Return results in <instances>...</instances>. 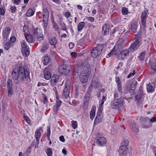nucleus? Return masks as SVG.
<instances>
[{"label":"nucleus","instance_id":"nucleus-16","mask_svg":"<svg viewBox=\"0 0 156 156\" xmlns=\"http://www.w3.org/2000/svg\"><path fill=\"white\" fill-rule=\"evenodd\" d=\"M43 130L42 128L40 127L39 129H37L35 132V137L36 139L37 144H39V140L41 136V132H43Z\"/></svg>","mask_w":156,"mask_h":156},{"label":"nucleus","instance_id":"nucleus-51","mask_svg":"<svg viewBox=\"0 0 156 156\" xmlns=\"http://www.w3.org/2000/svg\"><path fill=\"white\" fill-rule=\"evenodd\" d=\"M12 80L10 79H9L7 81V87L8 88H12Z\"/></svg>","mask_w":156,"mask_h":156},{"label":"nucleus","instance_id":"nucleus-10","mask_svg":"<svg viewBox=\"0 0 156 156\" xmlns=\"http://www.w3.org/2000/svg\"><path fill=\"white\" fill-rule=\"evenodd\" d=\"M119 156H127L129 153L128 148L120 146L119 148Z\"/></svg>","mask_w":156,"mask_h":156},{"label":"nucleus","instance_id":"nucleus-13","mask_svg":"<svg viewBox=\"0 0 156 156\" xmlns=\"http://www.w3.org/2000/svg\"><path fill=\"white\" fill-rule=\"evenodd\" d=\"M139 44V40L138 39H135L132 44H131L129 48V49L132 51H136L140 47Z\"/></svg>","mask_w":156,"mask_h":156},{"label":"nucleus","instance_id":"nucleus-33","mask_svg":"<svg viewBox=\"0 0 156 156\" xmlns=\"http://www.w3.org/2000/svg\"><path fill=\"white\" fill-rule=\"evenodd\" d=\"M45 151L48 156H52L53 151L52 148L47 147Z\"/></svg>","mask_w":156,"mask_h":156},{"label":"nucleus","instance_id":"nucleus-26","mask_svg":"<svg viewBox=\"0 0 156 156\" xmlns=\"http://www.w3.org/2000/svg\"><path fill=\"white\" fill-rule=\"evenodd\" d=\"M49 42L51 45L55 46L57 44V40L55 37H51L48 39Z\"/></svg>","mask_w":156,"mask_h":156},{"label":"nucleus","instance_id":"nucleus-48","mask_svg":"<svg viewBox=\"0 0 156 156\" xmlns=\"http://www.w3.org/2000/svg\"><path fill=\"white\" fill-rule=\"evenodd\" d=\"M93 87L95 88H97L99 84V83L98 82V81L97 80H92L91 84H93Z\"/></svg>","mask_w":156,"mask_h":156},{"label":"nucleus","instance_id":"nucleus-55","mask_svg":"<svg viewBox=\"0 0 156 156\" xmlns=\"http://www.w3.org/2000/svg\"><path fill=\"white\" fill-rule=\"evenodd\" d=\"M48 48L47 46L46 45L43 46L41 49V51L42 53H44L47 50Z\"/></svg>","mask_w":156,"mask_h":156},{"label":"nucleus","instance_id":"nucleus-54","mask_svg":"<svg viewBox=\"0 0 156 156\" xmlns=\"http://www.w3.org/2000/svg\"><path fill=\"white\" fill-rule=\"evenodd\" d=\"M128 10L126 7H124L122 9V12L124 15H127L128 13Z\"/></svg>","mask_w":156,"mask_h":156},{"label":"nucleus","instance_id":"nucleus-57","mask_svg":"<svg viewBox=\"0 0 156 156\" xmlns=\"http://www.w3.org/2000/svg\"><path fill=\"white\" fill-rule=\"evenodd\" d=\"M21 0H12L13 3L16 5H19L21 2Z\"/></svg>","mask_w":156,"mask_h":156},{"label":"nucleus","instance_id":"nucleus-21","mask_svg":"<svg viewBox=\"0 0 156 156\" xmlns=\"http://www.w3.org/2000/svg\"><path fill=\"white\" fill-rule=\"evenodd\" d=\"M89 75L87 74H81L80 77V81L83 83H85L87 82Z\"/></svg>","mask_w":156,"mask_h":156},{"label":"nucleus","instance_id":"nucleus-53","mask_svg":"<svg viewBox=\"0 0 156 156\" xmlns=\"http://www.w3.org/2000/svg\"><path fill=\"white\" fill-rule=\"evenodd\" d=\"M151 67L154 73H156V63H152L151 65Z\"/></svg>","mask_w":156,"mask_h":156},{"label":"nucleus","instance_id":"nucleus-27","mask_svg":"<svg viewBox=\"0 0 156 156\" xmlns=\"http://www.w3.org/2000/svg\"><path fill=\"white\" fill-rule=\"evenodd\" d=\"M109 26L105 24L103 27L102 32L104 35L108 34L109 32Z\"/></svg>","mask_w":156,"mask_h":156},{"label":"nucleus","instance_id":"nucleus-64","mask_svg":"<svg viewBox=\"0 0 156 156\" xmlns=\"http://www.w3.org/2000/svg\"><path fill=\"white\" fill-rule=\"evenodd\" d=\"M23 119H24L29 124L30 122V120L28 118L27 116H24L23 117Z\"/></svg>","mask_w":156,"mask_h":156},{"label":"nucleus","instance_id":"nucleus-4","mask_svg":"<svg viewBox=\"0 0 156 156\" xmlns=\"http://www.w3.org/2000/svg\"><path fill=\"white\" fill-rule=\"evenodd\" d=\"M103 49V46L102 44H98L96 47L93 48L91 51L92 56L96 58L99 56Z\"/></svg>","mask_w":156,"mask_h":156},{"label":"nucleus","instance_id":"nucleus-22","mask_svg":"<svg viewBox=\"0 0 156 156\" xmlns=\"http://www.w3.org/2000/svg\"><path fill=\"white\" fill-rule=\"evenodd\" d=\"M18 71V68H15L13 70L12 73V78L14 80H16L19 79V75Z\"/></svg>","mask_w":156,"mask_h":156},{"label":"nucleus","instance_id":"nucleus-63","mask_svg":"<svg viewBox=\"0 0 156 156\" xmlns=\"http://www.w3.org/2000/svg\"><path fill=\"white\" fill-rule=\"evenodd\" d=\"M36 37L37 38V40L38 41H41L44 39L43 35L42 34V35H40L38 37Z\"/></svg>","mask_w":156,"mask_h":156},{"label":"nucleus","instance_id":"nucleus-12","mask_svg":"<svg viewBox=\"0 0 156 156\" xmlns=\"http://www.w3.org/2000/svg\"><path fill=\"white\" fill-rule=\"evenodd\" d=\"M11 32V29L9 27L5 28L2 32V37L5 41H6L9 39V37Z\"/></svg>","mask_w":156,"mask_h":156},{"label":"nucleus","instance_id":"nucleus-60","mask_svg":"<svg viewBox=\"0 0 156 156\" xmlns=\"http://www.w3.org/2000/svg\"><path fill=\"white\" fill-rule=\"evenodd\" d=\"M136 73V72L135 71V70H133V73H129V74L128 75L127 78H130L132 76H134Z\"/></svg>","mask_w":156,"mask_h":156},{"label":"nucleus","instance_id":"nucleus-37","mask_svg":"<svg viewBox=\"0 0 156 156\" xmlns=\"http://www.w3.org/2000/svg\"><path fill=\"white\" fill-rule=\"evenodd\" d=\"M50 61V58L48 56L43 57V63L44 65H47Z\"/></svg>","mask_w":156,"mask_h":156},{"label":"nucleus","instance_id":"nucleus-20","mask_svg":"<svg viewBox=\"0 0 156 156\" xmlns=\"http://www.w3.org/2000/svg\"><path fill=\"white\" fill-rule=\"evenodd\" d=\"M90 93L87 92L84 97V106H87L89 103V101L90 99Z\"/></svg>","mask_w":156,"mask_h":156},{"label":"nucleus","instance_id":"nucleus-6","mask_svg":"<svg viewBox=\"0 0 156 156\" xmlns=\"http://www.w3.org/2000/svg\"><path fill=\"white\" fill-rule=\"evenodd\" d=\"M148 10H145L142 12L141 16V23L144 27H146V21L147 18Z\"/></svg>","mask_w":156,"mask_h":156},{"label":"nucleus","instance_id":"nucleus-15","mask_svg":"<svg viewBox=\"0 0 156 156\" xmlns=\"http://www.w3.org/2000/svg\"><path fill=\"white\" fill-rule=\"evenodd\" d=\"M106 139L104 137H99L96 141V144L99 146H104L106 143Z\"/></svg>","mask_w":156,"mask_h":156},{"label":"nucleus","instance_id":"nucleus-39","mask_svg":"<svg viewBox=\"0 0 156 156\" xmlns=\"http://www.w3.org/2000/svg\"><path fill=\"white\" fill-rule=\"evenodd\" d=\"M145 52H141L139 56V58L140 61L144 60L145 58Z\"/></svg>","mask_w":156,"mask_h":156},{"label":"nucleus","instance_id":"nucleus-19","mask_svg":"<svg viewBox=\"0 0 156 156\" xmlns=\"http://www.w3.org/2000/svg\"><path fill=\"white\" fill-rule=\"evenodd\" d=\"M138 24L137 22H132L130 25V29L133 33H136L137 29Z\"/></svg>","mask_w":156,"mask_h":156},{"label":"nucleus","instance_id":"nucleus-43","mask_svg":"<svg viewBox=\"0 0 156 156\" xmlns=\"http://www.w3.org/2000/svg\"><path fill=\"white\" fill-rule=\"evenodd\" d=\"M60 26H61V29L62 30L66 31L67 29L66 25L64 22H63L59 24Z\"/></svg>","mask_w":156,"mask_h":156},{"label":"nucleus","instance_id":"nucleus-62","mask_svg":"<svg viewBox=\"0 0 156 156\" xmlns=\"http://www.w3.org/2000/svg\"><path fill=\"white\" fill-rule=\"evenodd\" d=\"M106 98L104 96L102 97V99L101 101H99V102L101 103V104H104L105 101L106 100Z\"/></svg>","mask_w":156,"mask_h":156},{"label":"nucleus","instance_id":"nucleus-40","mask_svg":"<svg viewBox=\"0 0 156 156\" xmlns=\"http://www.w3.org/2000/svg\"><path fill=\"white\" fill-rule=\"evenodd\" d=\"M128 140H124L121 143V146H125L126 147H128Z\"/></svg>","mask_w":156,"mask_h":156},{"label":"nucleus","instance_id":"nucleus-47","mask_svg":"<svg viewBox=\"0 0 156 156\" xmlns=\"http://www.w3.org/2000/svg\"><path fill=\"white\" fill-rule=\"evenodd\" d=\"M88 39V37L86 36H84L80 40V43L81 44H83L85 42H86Z\"/></svg>","mask_w":156,"mask_h":156},{"label":"nucleus","instance_id":"nucleus-35","mask_svg":"<svg viewBox=\"0 0 156 156\" xmlns=\"http://www.w3.org/2000/svg\"><path fill=\"white\" fill-rule=\"evenodd\" d=\"M21 52L23 56L25 57L28 56L30 53L29 48H27V49L24 50H21Z\"/></svg>","mask_w":156,"mask_h":156},{"label":"nucleus","instance_id":"nucleus-23","mask_svg":"<svg viewBox=\"0 0 156 156\" xmlns=\"http://www.w3.org/2000/svg\"><path fill=\"white\" fill-rule=\"evenodd\" d=\"M155 84L154 83H150L147 87V90L148 92H153L154 91Z\"/></svg>","mask_w":156,"mask_h":156},{"label":"nucleus","instance_id":"nucleus-31","mask_svg":"<svg viewBox=\"0 0 156 156\" xmlns=\"http://www.w3.org/2000/svg\"><path fill=\"white\" fill-rule=\"evenodd\" d=\"M34 11L31 9H29L26 13V16L27 17H30L33 16L34 13Z\"/></svg>","mask_w":156,"mask_h":156},{"label":"nucleus","instance_id":"nucleus-50","mask_svg":"<svg viewBox=\"0 0 156 156\" xmlns=\"http://www.w3.org/2000/svg\"><path fill=\"white\" fill-rule=\"evenodd\" d=\"M71 125L73 128L75 129L77 126V123L76 121H72L71 122Z\"/></svg>","mask_w":156,"mask_h":156},{"label":"nucleus","instance_id":"nucleus-24","mask_svg":"<svg viewBox=\"0 0 156 156\" xmlns=\"http://www.w3.org/2000/svg\"><path fill=\"white\" fill-rule=\"evenodd\" d=\"M33 33L35 37H38L40 35H42L43 34L42 30L37 28L33 30Z\"/></svg>","mask_w":156,"mask_h":156},{"label":"nucleus","instance_id":"nucleus-25","mask_svg":"<svg viewBox=\"0 0 156 156\" xmlns=\"http://www.w3.org/2000/svg\"><path fill=\"white\" fill-rule=\"evenodd\" d=\"M44 78L47 80L50 79L51 78V73L47 69L45 68L44 71Z\"/></svg>","mask_w":156,"mask_h":156},{"label":"nucleus","instance_id":"nucleus-42","mask_svg":"<svg viewBox=\"0 0 156 156\" xmlns=\"http://www.w3.org/2000/svg\"><path fill=\"white\" fill-rule=\"evenodd\" d=\"M23 29L24 35H27V34H28V32H30L29 28L27 26L24 25Z\"/></svg>","mask_w":156,"mask_h":156},{"label":"nucleus","instance_id":"nucleus-17","mask_svg":"<svg viewBox=\"0 0 156 156\" xmlns=\"http://www.w3.org/2000/svg\"><path fill=\"white\" fill-rule=\"evenodd\" d=\"M51 79L50 84L51 86H54L57 83L59 76L57 75L54 74L51 77Z\"/></svg>","mask_w":156,"mask_h":156},{"label":"nucleus","instance_id":"nucleus-8","mask_svg":"<svg viewBox=\"0 0 156 156\" xmlns=\"http://www.w3.org/2000/svg\"><path fill=\"white\" fill-rule=\"evenodd\" d=\"M70 94L69 86V84L65 83V87L63 90L62 96H64L66 100L69 98Z\"/></svg>","mask_w":156,"mask_h":156},{"label":"nucleus","instance_id":"nucleus-58","mask_svg":"<svg viewBox=\"0 0 156 156\" xmlns=\"http://www.w3.org/2000/svg\"><path fill=\"white\" fill-rule=\"evenodd\" d=\"M8 88V94L9 96H11L13 94L12 88Z\"/></svg>","mask_w":156,"mask_h":156},{"label":"nucleus","instance_id":"nucleus-9","mask_svg":"<svg viewBox=\"0 0 156 156\" xmlns=\"http://www.w3.org/2000/svg\"><path fill=\"white\" fill-rule=\"evenodd\" d=\"M129 51L128 49L123 50L121 51L118 55L119 59L121 60H123L125 59L126 58L129 56Z\"/></svg>","mask_w":156,"mask_h":156},{"label":"nucleus","instance_id":"nucleus-30","mask_svg":"<svg viewBox=\"0 0 156 156\" xmlns=\"http://www.w3.org/2000/svg\"><path fill=\"white\" fill-rule=\"evenodd\" d=\"M64 16L69 22L71 23L72 19L70 18L72 16L70 12H66L64 13Z\"/></svg>","mask_w":156,"mask_h":156},{"label":"nucleus","instance_id":"nucleus-46","mask_svg":"<svg viewBox=\"0 0 156 156\" xmlns=\"http://www.w3.org/2000/svg\"><path fill=\"white\" fill-rule=\"evenodd\" d=\"M14 33L12 32L10 38V41L11 43H13L16 41V38L14 36L15 35Z\"/></svg>","mask_w":156,"mask_h":156},{"label":"nucleus","instance_id":"nucleus-1","mask_svg":"<svg viewBox=\"0 0 156 156\" xmlns=\"http://www.w3.org/2000/svg\"><path fill=\"white\" fill-rule=\"evenodd\" d=\"M37 16L40 18L43 17V27L44 30L46 29L47 26L49 17V12L48 9L46 8L43 9L42 12H39L37 13Z\"/></svg>","mask_w":156,"mask_h":156},{"label":"nucleus","instance_id":"nucleus-11","mask_svg":"<svg viewBox=\"0 0 156 156\" xmlns=\"http://www.w3.org/2000/svg\"><path fill=\"white\" fill-rule=\"evenodd\" d=\"M143 95V89L142 87L141 86L138 90V94L136 97V99L139 103H141L143 101L142 97Z\"/></svg>","mask_w":156,"mask_h":156},{"label":"nucleus","instance_id":"nucleus-59","mask_svg":"<svg viewBox=\"0 0 156 156\" xmlns=\"http://www.w3.org/2000/svg\"><path fill=\"white\" fill-rule=\"evenodd\" d=\"M10 10L12 13H14L16 11V8L14 6H12L10 8Z\"/></svg>","mask_w":156,"mask_h":156},{"label":"nucleus","instance_id":"nucleus-2","mask_svg":"<svg viewBox=\"0 0 156 156\" xmlns=\"http://www.w3.org/2000/svg\"><path fill=\"white\" fill-rule=\"evenodd\" d=\"M19 80L23 81L25 79H28L30 78V72L29 69L25 70L23 66L18 68Z\"/></svg>","mask_w":156,"mask_h":156},{"label":"nucleus","instance_id":"nucleus-32","mask_svg":"<svg viewBox=\"0 0 156 156\" xmlns=\"http://www.w3.org/2000/svg\"><path fill=\"white\" fill-rule=\"evenodd\" d=\"M85 25V22H80L77 27L78 31H81L84 27Z\"/></svg>","mask_w":156,"mask_h":156},{"label":"nucleus","instance_id":"nucleus-5","mask_svg":"<svg viewBox=\"0 0 156 156\" xmlns=\"http://www.w3.org/2000/svg\"><path fill=\"white\" fill-rule=\"evenodd\" d=\"M124 103L123 98L120 97L119 99L115 100L112 102L111 107L113 109H118L122 107Z\"/></svg>","mask_w":156,"mask_h":156},{"label":"nucleus","instance_id":"nucleus-44","mask_svg":"<svg viewBox=\"0 0 156 156\" xmlns=\"http://www.w3.org/2000/svg\"><path fill=\"white\" fill-rule=\"evenodd\" d=\"M51 135V129L50 126H48L47 128V136L48 138V140H50V136Z\"/></svg>","mask_w":156,"mask_h":156},{"label":"nucleus","instance_id":"nucleus-61","mask_svg":"<svg viewBox=\"0 0 156 156\" xmlns=\"http://www.w3.org/2000/svg\"><path fill=\"white\" fill-rule=\"evenodd\" d=\"M117 87L118 90V92H119L120 95H121L122 94V87L121 86H117Z\"/></svg>","mask_w":156,"mask_h":156},{"label":"nucleus","instance_id":"nucleus-18","mask_svg":"<svg viewBox=\"0 0 156 156\" xmlns=\"http://www.w3.org/2000/svg\"><path fill=\"white\" fill-rule=\"evenodd\" d=\"M90 70L91 69L89 64H87L83 66V70L81 73H82V74H85L90 75Z\"/></svg>","mask_w":156,"mask_h":156},{"label":"nucleus","instance_id":"nucleus-38","mask_svg":"<svg viewBox=\"0 0 156 156\" xmlns=\"http://www.w3.org/2000/svg\"><path fill=\"white\" fill-rule=\"evenodd\" d=\"M131 126L132 129L133 130L134 132L136 133L138 132V127L136 125L135 123L131 124Z\"/></svg>","mask_w":156,"mask_h":156},{"label":"nucleus","instance_id":"nucleus-34","mask_svg":"<svg viewBox=\"0 0 156 156\" xmlns=\"http://www.w3.org/2000/svg\"><path fill=\"white\" fill-rule=\"evenodd\" d=\"M95 110L92 107L90 113V118L92 120L94 118L95 116Z\"/></svg>","mask_w":156,"mask_h":156},{"label":"nucleus","instance_id":"nucleus-56","mask_svg":"<svg viewBox=\"0 0 156 156\" xmlns=\"http://www.w3.org/2000/svg\"><path fill=\"white\" fill-rule=\"evenodd\" d=\"M86 18L89 21L91 22H93L94 20V18L92 16H87Z\"/></svg>","mask_w":156,"mask_h":156},{"label":"nucleus","instance_id":"nucleus-14","mask_svg":"<svg viewBox=\"0 0 156 156\" xmlns=\"http://www.w3.org/2000/svg\"><path fill=\"white\" fill-rule=\"evenodd\" d=\"M62 103L61 101H56V104L53 107V112L56 114L58 111Z\"/></svg>","mask_w":156,"mask_h":156},{"label":"nucleus","instance_id":"nucleus-52","mask_svg":"<svg viewBox=\"0 0 156 156\" xmlns=\"http://www.w3.org/2000/svg\"><path fill=\"white\" fill-rule=\"evenodd\" d=\"M5 13V9L4 7H0V14L2 16H3Z\"/></svg>","mask_w":156,"mask_h":156},{"label":"nucleus","instance_id":"nucleus-29","mask_svg":"<svg viewBox=\"0 0 156 156\" xmlns=\"http://www.w3.org/2000/svg\"><path fill=\"white\" fill-rule=\"evenodd\" d=\"M52 27L54 30L56 32H57L58 34H59L60 32V29L57 23L54 21H53L52 22Z\"/></svg>","mask_w":156,"mask_h":156},{"label":"nucleus","instance_id":"nucleus-7","mask_svg":"<svg viewBox=\"0 0 156 156\" xmlns=\"http://www.w3.org/2000/svg\"><path fill=\"white\" fill-rule=\"evenodd\" d=\"M144 119L146 122H148L149 123L148 125H146V124L143 125V128L145 129H148L151 128L152 126L151 122H154L156 121V118L155 117H153L150 119L148 117H145L144 118Z\"/></svg>","mask_w":156,"mask_h":156},{"label":"nucleus","instance_id":"nucleus-3","mask_svg":"<svg viewBox=\"0 0 156 156\" xmlns=\"http://www.w3.org/2000/svg\"><path fill=\"white\" fill-rule=\"evenodd\" d=\"M58 70L59 72L64 75H68L73 73V70L70 67L66 64H63L59 66Z\"/></svg>","mask_w":156,"mask_h":156},{"label":"nucleus","instance_id":"nucleus-45","mask_svg":"<svg viewBox=\"0 0 156 156\" xmlns=\"http://www.w3.org/2000/svg\"><path fill=\"white\" fill-rule=\"evenodd\" d=\"M123 40L120 39L117 42V44L118 46V48H121L123 47Z\"/></svg>","mask_w":156,"mask_h":156},{"label":"nucleus","instance_id":"nucleus-36","mask_svg":"<svg viewBox=\"0 0 156 156\" xmlns=\"http://www.w3.org/2000/svg\"><path fill=\"white\" fill-rule=\"evenodd\" d=\"M21 47L22 48L21 50H24L25 49L29 48L27 46V43L23 40H22L21 42Z\"/></svg>","mask_w":156,"mask_h":156},{"label":"nucleus","instance_id":"nucleus-41","mask_svg":"<svg viewBox=\"0 0 156 156\" xmlns=\"http://www.w3.org/2000/svg\"><path fill=\"white\" fill-rule=\"evenodd\" d=\"M116 51L114 48H113L112 50V51L108 54L107 55L106 57L107 58H108L109 57L112 55H116Z\"/></svg>","mask_w":156,"mask_h":156},{"label":"nucleus","instance_id":"nucleus-28","mask_svg":"<svg viewBox=\"0 0 156 156\" xmlns=\"http://www.w3.org/2000/svg\"><path fill=\"white\" fill-rule=\"evenodd\" d=\"M27 41L31 43L33 41V37L30 34V32H28L27 35H24Z\"/></svg>","mask_w":156,"mask_h":156},{"label":"nucleus","instance_id":"nucleus-49","mask_svg":"<svg viewBox=\"0 0 156 156\" xmlns=\"http://www.w3.org/2000/svg\"><path fill=\"white\" fill-rule=\"evenodd\" d=\"M4 48L5 50H9L11 47V44L9 42H6L4 45Z\"/></svg>","mask_w":156,"mask_h":156}]
</instances>
